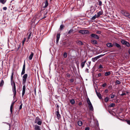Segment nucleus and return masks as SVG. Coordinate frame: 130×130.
<instances>
[{"mask_svg":"<svg viewBox=\"0 0 130 130\" xmlns=\"http://www.w3.org/2000/svg\"><path fill=\"white\" fill-rule=\"evenodd\" d=\"M28 75L27 74H25L23 76V84L24 85L23 86L22 92V96L23 97L24 95L25 91V83L26 82V79Z\"/></svg>","mask_w":130,"mask_h":130,"instance_id":"obj_1","label":"nucleus"},{"mask_svg":"<svg viewBox=\"0 0 130 130\" xmlns=\"http://www.w3.org/2000/svg\"><path fill=\"white\" fill-rule=\"evenodd\" d=\"M14 72H13L11 77V84L12 86V88H16L15 82L13 79Z\"/></svg>","mask_w":130,"mask_h":130,"instance_id":"obj_2","label":"nucleus"},{"mask_svg":"<svg viewBox=\"0 0 130 130\" xmlns=\"http://www.w3.org/2000/svg\"><path fill=\"white\" fill-rule=\"evenodd\" d=\"M121 42L122 44L123 45H125L128 47H129L130 46V44L129 43L124 40H121Z\"/></svg>","mask_w":130,"mask_h":130,"instance_id":"obj_3","label":"nucleus"},{"mask_svg":"<svg viewBox=\"0 0 130 130\" xmlns=\"http://www.w3.org/2000/svg\"><path fill=\"white\" fill-rule=\"evenodd\" d=\"M121 13L123 14L125 16L130 19V14L125 11H122Z\"/></svg>","mask_w":130,"mask_h":130,"instance_id":"obj_4","label":"nucleus"},{"mask_svg":"<svg viewBox=\"0 0 130 130\" xmlns=\"http://www.w3.org/2000/svg\"><path fill=\"white\" fill-rule=\"evenodd\" d=\"M79 32L82 34H88L89 31L88 30H81L79 31Z\"/></svg>","mask_w":130,"mask_h":130,"instance_id":"obj_5","label":"nucleus"},{"mask_svg":"<svg viewBox=\"0 0 130 130\" xmlns=\"http://www.w3.org/2000/svg\"><path fill=\"white\" fill-rule=\"evenodd\" d=\"M105 55V54L103 55H101L99 56H98L96 57H95L94 58H92V61L94 62L96 60L100 58V57L104 56Z\"/></svg>","mask_w":130,"mask_h":130,"instance_id":"obj_6","label":"nucleus"},{"mask_svg":"<svg viewBox=\"0 0 130 130\" xmlns=\"http://www.w3.org/2000/svg\"><path fill=\"white\" fill-rule=\"evenodd\" d=\"M57 119L59 120L61 118V115L59 113V110H57L55 113Z\"/></svg>","mask_w":130,"mask_h":130,"instance_id":"obj_7","label":"nucleus"},{"mask_svg":"<svg viewBox=\"0 0 130 130\" xmlns=\"http://www.w3.org/2000/svg\"><path fill=\"white\" fill-rule=\"evenodd\" d=\"M15 103V102H12L11 104L10 107V112H11L10 114H12L13 113V106L14 105Z\"/></svg>","mask_w":130,"mask_h":130,"instance_id":"obj_8","label":"nucleus"},{"mask_svg":"<svg viewBox=\"0 0 130 130\" xmlns=\"http://www.w3.org/2000/svg\"><path fill=\"white\" fill-rule=\"evenodd\" d=\"M90 36L92 38H94L97 39H99V37L98 35L94 34H91L90 35Z\"/></svg>","mask_w":130,"mask_h":130,"instance_id":"obj_9","label":"nucleus"},{"mask_svg":"<svg viewBox=\"0 0 130 130\" xmlns=\"http://www.w3.org/2000/svg\"><path fill=\"white\" fill-rule=\"evenodd\" d=\"M113 45L116 46L117 47L119 48V49H121V45L116 42H114L113 43Z\"/></svg>","mask_w":130,"mask_h":130,"instance_id":"obj_10","label":"nucleus"},{"mask_svg":"<svg viewBox=\"0 0 130 130\" xmlns=\"http://www.w3.org/2000/svg\"><path fill=\"white\" fill-rule=\"evenodd\" d=\"M95 92L97 94V96L99 97V98L101 99L102 98V97L101 96V95L100 93L98 92L96 90H95Z\"/></svg>","mask_w":130,"mask_h":130,"instance_id":"obj_11","label":"nucleus"},{"mask_svg":"<svg viewBox=\"0 0 130 130\" xmlns=\"http://www.w3.org/2000/svg\"><path fill=\"white\" fill-rule=\"evenodd\" d=\"M60 34H57L56 36V42L58 43L60 37Z\"/></svg>","mask_w":130,"mask_h":130,"instance_id":"obj_12","label":"nucleus"},{"mask_svg":"<svg viewBox=\"0 0 130 130\" xmlns=\"http://www.w3.org/2000/svg\"><path fill=\"white\" fill-rule=\"evenodd\" d=\"M34 55V53H33L32 52H31V54L30 55L29 57H28V58L29 60H31L32 59V58Z\"/></svg>","mask_w":130,"mask_h":130,"instance_id":"obj_13","label":"nucleus"},{"mask_svg":"<svg viewBox=\"0 0 130 130\" xmlns=\"http://www.w3.org/2000/svg\"><path fill=\"white\" fill-rule=\"evenodd\" d=\"M107 45L108 47H112L113 45L111 43H108L107 44Z\"/></svg>","mask_w":130,"mask_h":130,"instance_id":"obj_14","label":"nucleus"},{"mask_svg":"<svg viewBox=\"0 0 130 130\" xmlns=\"http://www.w3.org/2000/svg\"><path fill=\"white\" fill-rule=\"evenodd\" d=\"M41 120V119L39 118L38 117H36L35 120V123H36L37 122Z\"/></svg>","mask_w":130,"mask_h":130,"instance_id":"obj_15","label":"nucleus"},{"mask_svg":"<svg viewBox=\"0 0 130 130\" xmlns=\"http://www.w3.org/2000/svg\"><path fill=\"white\" fill-rule=\"evenodd\" d=\"M35 129V130H41L40 127L37 125H36Z\"/></svg>","mask_w":130,"mask_h":130,"instance_id":"obj_16","label":"nucleus"},{"mask_svg":"<svg viewBox=\"0 0 130 130\" xmlns=\"http://www.w3.org/2000/svg\"><path fill=\"white\" fill-rule=\"evenodd\" d=\"M103 12L102 11H99L97 13V17H99L100 15H102L103 14Z\"/></svg>","mask_w":130,"mask_h":130,"instance_id":"obj_17","label":"nucleus"},{"mask_svg":"<svg viewBox=\"0 0 130 130\" xmlns=\"http://www.w3.org/2000/svg\"><path fill=\"white\" fill-rule=\"evenodd\" d=\"M79 45H82L83 44V43L80 41L78 40L76 42Z\"/></svg>","mask_w":130,"mask_h":130,"instance_id":"obj_18","label":"nucleus"},{"mask_svg":"<svg viewBox=\"0 0 130 130\" xmlns=\"http://www.w3.org/2000/svg\"><path fill=\"white\" fill-rule=\"evenodd\" d=\"M4 84V82L3 80H2L0 83V87H2Z\"/></svg>","mask_w":130,"mask_h":130,"instance_id":"obj_19","label":"nucleus"},{"mask_svg":"<svg viewBox=\"0 0 130 130\" xmlns=\"http://www.w3.org/2000/svg\"><path fill=\"white\" fill-rule=\"evenodd\" d=\"M45 5L43 7L44 8H46V7H47L48 5V2L47 0H46L45 1Z\"/></svg>","mask_w":130,"mask_h":130,"instance_id":"obj_20","label":"nucleus"},{"mask_svg":"<svg viewBox=\"0 0 130 130\" xmlns=\"http://www.w3.org/2000/svg\"><path fill=\"white\" fill-rule=\"evenodd\" d=\"M90 110L93 111V107L92 105L88 106Z\"/></svg>","mask_w":130,"mask_h":130,"instance_id":"obj_21","label":"nucleus"},{"mask_svg":"<svg viewBox=\"0 0 130 130\" xmlns=\"http://www.w3.org/2000/svg\"><path fill=\"white\" fill-rule=\"evenodd\" d=\"M111 74V72L110 71L106 72L105 73V76H108Z\"/></svg>","mask_w":130,"mask_h":130,"instance_id":"obj_22","label":"nucleus"},{"mask_svg":"<svg viewBox=\"0 0 130 130\" xmlns=\"http://www.w3.org/2000/svg\"><path fill=\"white\" fill-rule=\"evenodd\" d=\"M91 43H92L94 44H96L97 43V41L96 40H92Z\"/></svg>","mask_w":130,"mask_h":130,"instance_id":"obj_23","label":"nucleus"},{"mask_svg":"<svg viewBox=\"0 0 130 130\" xmlns=\"http://www.w3.org/2000/svg\"><path fill=\"white\" fill-rule=\"evenodd\" d=\"M82 122L81 121L79 120L78 121V125L79 126H81L82 125Z\"/></svg>","mask_w":130,"mask_h":130,"instance_id":"obj_24","label":"nucleus"},{"mask_svg":"<svg viewBox=\"0 0 130 130\" xmlns=\"http://www.w3.org/2000/svg\"><path fill=\"white\" fill-rule=\"evenodd\" d=\"M70 102L71 104H73L75 103V101L74 99H72L70 101Z\"/></svg>","mask_w":130,"mask_h":130,"instance_id":"obj_25","label":"nucleus"},{"mask_svg":"<svg viewBox=\"0 0 130 130\" xmlns=\"http://www.w3.org/2000/svg\"><path fill=\"white\" fill-rule=\"evenodd\" d=\"M121 82L118 80H117L115 82L116 85H119L121 84Z\"/></svg>","mask_w":130,"mask_h":130,"instance_id":"obj_26","label":"nucleus"},{"mask_svg":"<svg viewBox=\"0 0 130 130\" xmlns=\"http://www.w3.org/2000/svg\"><path fill=\"white\" fill-rule=\"evenodd\" d=\"M20 103L21 104L20 105V106H19V110L22 108V106L23 105V104L22 103V102L21 101Z\"/></svg>","mask_w":130,"mask_h":130,"instance_id":"obj_27","label":"nucleus"},{"mask_svg":"<svg viewBox=\"0 0 130 130\" xmlns=\"http://www.w3.org/2000/svg\"><path fill=\"white\" fill-rule=\"evenodd\" d=\"M67 56V53L66 52H64L63 54V56L64 58H66Z\"/></svg>","mask_w":130,"mask_h":130,"instance_id":"obj_28","label":"nucleus"},{"mask_svg":"<svg viewBox=\"0 0 130 130\" xmlns=\"http://www.w3.org/2000/svg\"><path fill=\"white\" fill-rule=\"evenodd\" d=\"M115 106V104L114 103H111L109 105V107H113Z\"/></svg>","mask_w":130,"mask_h":130,"instance_id":"obj_29","label":"nucleus"},{"mask_svg":"<svg viewBox=\"0 0 130 130\" xmlns=\"http://www.w3.org/2000/svg\"><path fill=\"white\" fill-rule=\"evenodd\" d=\"M27 38L28 40H29L32 34V32H30Z\"/></svg>","mask_w":130,"mask_h":130,"instance_id":"obj_30","label":"nucleus"},{"mask_svg":"<svg viewBox=\"0 0 130 130\" xmlns=\"http://www.w3.org/2000/svg\"><path fill=\"white\" fill-rule=\"evenodd\" d=\"M6 2L5 0H0V3L3 4L5 3Z\"/></svg>","mask_w":130,"mask_h":130,"instance_id":"obj_31","label":"nucleus"},{"mask_svg":"<svg viewBox=\"0 0 130 130\" xmlns=\"http://www.w3.org/2000/svg\"><path fill=\"white\" fill-rule=\"evenodd\" d=\"M12 91L13 93L16 94V88H12Z\"/></svg>","mask_w":130,"mask_h":130,"instance_id":"obj_32","label":"nucleus"},{"mask_svg":"<svg viewBox=\"0 0 130 130\" xmlns=\"http://www.w3.org/2000/svg\"><path fill=\"white\" fill-rule=\"evenodd\" d=\"M37 123L38 125H41L42 124V122L41 121V120H40V121H38Z\"/></svg>","mask_w":130,"mask_h":130,"instance_id":"obj_33","label":"nucleus"},{"mask_svg":"<svg viewBox=\"0 0 130 130\" xmlns=\"http://www.w3.org/2000/svg\"><path fill=\"white\" fill-rule=\"evenodd\" d=\"M98 18V17H97V15L96 14L92 17V20H94L96 19V18Z\"/></svg>","mask_w":130,"mask_h":130,"instance_id":"obj_34","label":"nucleus"},{"mask_svg":"<svg viewBox=\"0 0 130 130\" xmlns=\"http://www.w3.org/2000/svg\"><path fill=\"white\" fill-rule=\"evenodd\" d=\"M25 61H24V63L23 66V70H25Z\"/></svg>","mask_w":130,"mask_h":130,"instance_id":"obj_35","label":"nucleus"},{"mask_svg":"<svg viewBox=\"0 0 130 130\" xmlns=\"http://www.w3.org/2000/svg\"><path fill=\"white\" fill-rule=\"evenodd\" d=\"M109 98L108 97H106L105 99V101L106 102H107L109 100Z\"/></svg>","mask_w":130,"mask_h":130,"instance_id":"obj_36","label":"nucleus"},{"mask_svg":"<svg viewBox=\"0 0 130 130\" xmlns=\"http://www.w3.org/2000/svg\"><path fill=\"white\" fill-rule=\"evenodd\" d=\"M85 63H84V62H83L81 63V67L82 68H83L84 66Z\"/></svg>","mask_w":130,"mask_h":130,"instance_id":"obj_37","label":"nucleus"},{"mask_svg":"<svg viewBox=\"0 0 130 130\" xmlns=\"http://www.w3.org/2000/svg\"><path fill=\"white\" fill-rule=\"evenodd\" d=\"M98 2H99L98 5L100 6H101L102 5V2L101 1H100L99 0H98Z\"/></svg>","mask_w":130,"mask_h":130,"instance_id":"obj_38","label":"nucleus"},{"mask_svg":"<svg viewBox=\"0 0 130 130\" xmlns=\"http://www.w3.org/2000/svg\"><path fill=\"white\" fill-rule=\"evenodd\" d=\"M25 70H22V71L21 73V75H23L25 73Z\"/></svg>","mask_w":130,"mask_h":130,"instance_id":"obj_39","label":"nucleus"},{"mask_svg":"<svg viewBox=\"0 0 130 130\" xmlns=\"http://www.w3.org/2000/svg\"><path fill=\"white\" fill-rule=\"evenodd\" d=\"M64 26L63 25H61L60 26V28L61 30H62L64 27Z\"/></svg>","mask_w":130,"mask_h":130,"instance_id":"obj_40","label":"nucleus"},{"mask_svg":"<svg viewBox=\"0 0 130 130\" xmlns=\"http://www.w3.org/2000/svg\"><path fill=\"white\" fill-rule=\"evenodd\" d=\"M107 86V84L106 83H104L103 84L102 86L103 87H105Z\"/></svg>","mask_w":130,"mask_h":130,"instance_id":"obj_41","label":"nucleus"},{"mask_svg":"<svg viewBox=\"0 0 130 130\" xmlns=\"http://www.w3.org/2000/svg\"><path fill=\"white\" fill-rule=\"evenodd\" d=\"M70 83H73L74 82V79L73 78L71 79H70Z\"/></svg>","mask_w":130,"mask_h":130,"instance_id":"obj_42","label":"nucleus"},{"mask_svg":"<svg viewBox=\"0 0 130 130\" xmlns=\"http://www.w3.org/2000/svg\"><path fill=\"white\" fill-rule=\"evenodd\" d=\"M73 31V30L72 29H71L68 32V34H70Z\"/></svg>","mask_w":130,"mask_h":130,"instance_id":"obj_43","label":"nucleus"},{"mask_svg":"<svg viewBox=\"0 0 130 130\" xmlns=\"http://www.w3.org/2000/svg\"><path fill=\"white\" fill-rule=\"evenodd\" d=\"M66 76L67 77L70 78L71 76V75L69 73H67L66 74Z\"/></svg>","mask_w":130,"mask_h":130,"instance_id":"obj_44","label":"nucleus"},{"mask_svg":"<svg viewBox=\"0 0 130 130\" xmlns=\"http://www.w3.org/2000/svg\"><path fill=\"white\" fill-rule=\"evenodd\" d=\"M110 95H111V99H113V98H114L115 96V95L114 94H111Z\"/></svg>","mask_w":130,"mask_h":130,"instance_id":"obj_45","label":"nucleus"},{"mask_svg":"<svg viewBox=\"0 0 130 130\" xmlns=\"http://www.w3.org/2000/svg\"><path fill=\"white\" fill-rule=\"evenodd\" d=\"M26 38H24V40L22 41V43L23 45L24 44V42H25V41H26Z\"/></svg>","mask_w":130,"mask_h":130,"instance_id":"obj_46","label":"nucleus"},{"mask_svg":"<svg viewBox=\"0 0 130 130\" xmlns=\"http://www.w3.org/2000/svg\"><path fill=\"white\" fill-rule=\"evenodd\" d=\"M126 121L128 124L130 125V120H126Z\"/></svg>","mask_w":130,"mask_h":130,"instance_id":"obj_47","label":"nucleus"},{"mask_svg":"<svg viewBox=\"0 0 130 130\" xmlns=\"http://www.w3.org/2000/svg\"><path fill=\"white\" fill-rule=\"evenodd\" d=\"M103 68L102 66V65L100 64L99 67V69L102 68Z\"/></svg>","mask_w":130,"mask_h":130,"instance_id":"obj_48","label":"nucleus"},{"mask_svg":"<svg viewBox=\"0 0 130 130\" xmlns=\"http://www.w3.org/2000/svg\"><path fill=\"white\" fill-rule=\"evenodd\" d=\"M112 87V86H109L108 87V88L110 90L111 89Z\"/></svg>","mask_w":130,"mask_h":130,"instance_id":"obj_49","label":"nucleus"},{"mask_svg":"<svg viewBox=\"0 0 130 130\" xmlns=\"http://www.w3.org/2000/svg\"><path fill=\"white\" fill-rule=\"evenodd\" d=\"M96 33L98 34H101V31H96Z\"/></svg>","mask_w":130,"mask_h":130,"instance_id":"obj_50","label":"nucleus"},{"mask_svg":"<svg viewBox=\"0 0 130 130\" xmlns=\"http://www.w3.org/2000/svg\"><path fill=\"white\" fill-rule=\"evenodd\" d=\"M90 128L89 127H86L85 128V130H89Z\"/></svg>","mask_w":130,"mask_h":130,"instance_id":"obj_51","label":"nucleus"},{"mask_svg":"<svg viewBox=\"0 0 130 130\" xmlns=\"http://www.w3.org/2000/svg\"><path fill=\"white\" fill-rule=\"evenodd\" d=\"M36 88H35L34 89V94H35V95H36Z\"/></svg>","mask_w":130,"mask_h":130,"instance_id":"obj_52","label":"nucleus"},{"mask_svg":"<svg viewBox=\"0 0 130 130\" xmlns=\"http://www.w3.org/2000/svg\"><path fill=\"white\" fill-rule=\"evenodd\" d=\"M101 75V73H99L98 74V76L97 77H99Z\"/></svg>","mask_w":130,"mask_h":130,"instance_id":"obj_53","label":"nucleus"},{"mask_svg":"<svg viewBox=\"0 0 130 130\" xmlns=\"http://www.w3.org/2000/svg\"><path fill=\"white\" fill-rule=\"evenodd\" d=\"M7 9L6 7H4L3 8V9L4 10H6Z\"/></svg>","mask_w":130,"mask_h":130,"instance_id":"obj_54","label":"nucleus"},{"mask_svg":"<svg viewBox=\"0 0 130 130\" xmlns=\"http://www.w3.org/2000/svg\"><path fill=\"white\" fill-rule=\"evenodd\" d=\"M13 98L14 99L15 98V96H16V94H14V93H13Z\"/></svg>","mask_w":130,"mask_h":130,"instance_id":"obj_55","label":"nucleus"},{"mask_svg":"<svg viewBox=\"0 0 130 130\" xmlns=\"http://www.w3.org/2000/svg\"><path fill=\"white\" fill-rule=\"evenodd\" d=\"M87 103H88V102H90L89 99L88 98V99H87Z\"/></svg>","mask_w":130,"mask_h":130,"instance_id":"obj_56","label":"nucleus"},{"mask_svg":"<svg viewBox=\"0 0 130 130\" xmlns=\"http://www.w3.org/2000/svg\"><path fill=\"white\" fill-rule=\"evenodd\" d=\"M87 103H88V102H90L89 99L88 98V99H87Z\"/></svg>","mask_w":130,"mask_h":130,"instance_id":"obj_57","label":"nucleus"},{"mask_svg":"<svg viewBox=\"0 0 130 130\" xmlns=\"http://www.w3.org/2000/svg\"><path fill=\"white\" fill-rule=\"evenodd\" d=\"M78 105L79 106L81 105H82V103L81 102H80L79 103Z\"/></svg>","mask_w":130,"mask_h":130,"instance_id":"obj_58","label":"nucleus"},{"mask_svg":"<svg viewBox=\"0 0 130 130\" xmlns=\"http://www.w3.org/2000/svg\"><path fill=\"white\" fill-rule=\"evenodd\" d=\"M126 95V94L125 93H123L122 94H121V95L122 96H123L124 95Z\"/></svg>","mask_w":130,"mask_h":130,"instance_id":"obj_59","label":"nucleus"},{"mask_svg":"<svg viewBox=\"0 0 130 130\" xmlns=\"http://www.w3.org/2000/svg\"><path fill=\"white\" fill-rule=\"evenodd\" d=\"M88 105L89 106V105H92L91 102H88Z\"/></svg>","mask_w":130,"mask_h":130,"instance_id":"obj_60","label":"nucleus"},{"mask_svg":"<svg viewBox=\"0 0 130 130\" xmlns=\"http://www.w3.org/2000/svg\"><path fill=\"white\" fill-rule=\"evenodd\" d=\"M105 91L106 93H107L108 92V89H106Z\"/></svg>","mask_w":130,"mask_h":130,"instance_id":"obj_61","label":"nucleus"},{"mask_svg":"<svg viewBox=\"0 0 130 130\" xmlns=\"http://www.w3.org/2000/svg\"><path fill=\"white\" fill-rule=\"evenodd\" d=\"M57 110H59V106L58 105H57Z\"/></svg>","mask_w":130,"mask_h":130,"instance_id":"obj_62","label":"nucleus"},{"mask_svg":"<svg viewBox=\"0 0 130 130\" xmlns=\"http://www.w3.org/2000/svg\"><path fill=\"white\" fill-rule=\"evenodd\" d=\"M88 69H86V71H87V72L88 73Z\"/></svg>","mask_w":130,"mask_h":130,"instance_id":"obj_63","label":"nucleus"},{"mask_svg":"<svg viewBox=\"0 0 130 130\" xmlns=\"http://www.w3.org/2000/svg\"><path fill=\"white\" fill-rule=\"evenodd\" d=\"M86 62V60H85V61L84 62H84V63H85Z\"/></svg>","mask_w":130,"mask_h":130,"instance_id":"obj_64","label":"nucleus"}]
</instances>
